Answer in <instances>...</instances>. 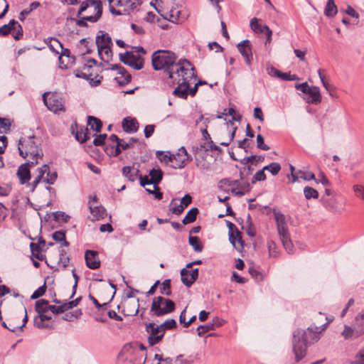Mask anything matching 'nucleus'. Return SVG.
Masks as SVG:
<instances>
[{"label":"nucleus","mask_w":364,"mask_h":364,"mask_svg":"<svg viewBox=\"0 0 364 364\" xmlns=\"http://www.w3.org/2000/svg\"><path fill=\"white\" fill-rule=\"evenodd\" d=\"M151 63L156 70H164L168 78L179 76L180 72L187 70L191 63L187 60H180L176 62V55L168 50H159L152 55Z\"/></svg>","instance_id":"f257e3e1"},{"label":"nucleus","mask_w":364,"mask_h":364,"mask_svg":"<svg viewBox=\"0 0 364 364\" xmlns=\"http://www.w3.org/2000/svg\"><path fill=\"white\" fill-rule=\"evenodd\" d=\"M328 320L326 323L320 326H311L306 331L296 329L293 333L292 348L296 362L300 361L306 355L307 345L317 342L321 333L326 329V326L331 322Z\"/></svg>","instance_id":"f03ea898"},{"label":"nucleus","mask_w":364,"mask_h":364,"mask_svg":"<svg viewBox=\"0 0 364 364\" xmlns=\"http://www.w3.org/2000/svg\"><path fill=\"white\" fill-rule=\"evenodd\" d=\"M18 149L21 157L31 159V165H36L38 159L43 156L41 141L34 135L21 137L18 143Z\"/></svg>","instance_id":"7ed1b4c3"},{"label":"nucleus","mask_w":364,"mask_h":364,"mask_svg":"<svg viewBox=\"0 0 364 364\" xmlns=\"http://www.w3.org/2000/svg\"><path fill=\"white\" fill-rule=\"evenodd\" d=\"M272 213L276 221L277 232L283 247L289 254H293L294 252V248L291 239L286 216L276 208L272 210Z\"/></svg>","instance_id":"20e7f679"},{"label":"nucleus","mask_w":364,"mask_h":364,"mask_svg":"<svg viewBox=\"0 0 364 364\" xmlns=\"http://www.w3.org/2000/svg\"><path fill=\"white\" fill-rule=\"evenodd\" d=\"M187 70L180 72L179 76L176 77L170 78L173 84H177L178 86L173 91V95L177 97L182 99H187L188 96L189 83L193 78H196L195 69L191 65Z\"/></svg>","instance_id":"39448f33"},{"label":"nucleus","mask_w":364,"mask_h":364,"mask_svg":"<svg viewBox=\"0 0 364 364\" xmlns=\"http://www.w3.org/2000/svg\"><path fill=\"white\" fill-rule=\"evenodd\" d=\"M132 48L131 51H127L123 54L120 53L119 59L123 63L135 70H141L144 67V59L140 53L144 55L146 51L141 46H134Z\"/></svg>","instance_id":"423d86ee"},{"label":"nucleus","mask_w":364,"mask_h":364,"mask_svg":"<svg viewBox=\"0 0 364 364\" xmlns=\"http://www.w3.org/2000/svg\"><path fill=\"white\" fill-rule=\"evenodd\" d=\"M175 307V303L172 300L161 296H156L152 301L150 313L154 316H163L173 312Z\"/></svg>","instance_id":"0eeeda50"},{"label":"nucleus","mask_w":364,"mask_h":364,"mask_svg":"<svg viewBox=\"0 0 364 364\" xmlns=\"http://www.w3.org/2000/svg\"><path fill=\"white\" fill-rule=\"evenodd\" d=\"M146 331L149 335L148 343L151 346L161 342L165 334L161 325H156L155 323H146Z\"/></svg>","instance_id":"6e6552de"},{"label":"nucleus","mask_w":364,"mask_h":364,"mask_svg":"<svg viewBox=\"0 0 364 364\" xmlns=\"http://www.w3.org/2000/svg\"><path fill=\"white\" fill-rule=\"evenodd\" d=\"M228 115L232 117L231 120H228L226 122L227 129H228L229 136L226 141H221L220 144L221 146H228L230 142L233 140L235 132L237 130V127L235 126V123L233 121H240L241 119V116L240 114H237L235 109L233 107H230L228 110Z\"/></svg>","instance_id":"1a4fd4ad"},{"label":"nucleus","mask_w":364,"mask_h":364,"mask_svg":"<svg viewBox=\"0 0 364 364\" xmlns=\"http://www.w3.org/2000/svg\"><path fill=\"white\" fill-rule=\"evenodd\" d=\"M89 209L91 214V220H100L107 216L105 208L98 204L96 196H90L88 202Z\"/></svg>","instance_id":"9d476101"},{"label":"nucleus","mask_w":364,"mask_h":364,"mask_svg":"<svg viewBox=\"0 0 364 364\" xmlns=\"http://www.w3.org/2000/svg\"><path fill=\"white\" fill-rule=\"evenodd\" d=\"M191 160V156L188 154L186 149L182 146L176 154L172 155V161L170 166L175 169L181 168Z\"/></svg>","instance_id":"9b49d317"},{"label":"nucleus","mask_w":364,"mask_h":364,"mask_svg":"<svg viewBox=\"0 0 364 364\" xmlns=\"http://www.w3.org/2000/svg\"><path fill=\"white\" fill-rule=\"evenodd\" d=\"M250 28L256 33H264L266 36L265 45L272 41V31L266 24L259 23L257 18H252L250 21Z\"/></svg>","instance_id":"f8f14e48"},{"label":"nucleus","mask_w":364,"mask_h":364,"mask_svg":"<svg viewBox=\"0 0 364 364\" xmlns=\"http://www.w3.org/2000/svg\"><path fill=\"white\" fill-rule=\"evenodd\" d=\"M43 100L48 109L53 112L64 110V104L60 97L56 95H50L48 98L46 97V93L43 95Z\"/></svg>","instance_id":"ddd939ff"},{"label":"nucleus","mask_w":364,"mask_h":364,"mask_svg":"<svg viewBox=\"0 0 364 364\" xmlns=\"http://www.w3.org/2000/svg\"><path fill=\"white\" fill-rule=\"evenodd\" d=\"M237 49L245 58L247 65H250L252 60L251 42L249 40H244L237 45Z\"/></svg>","instance_id":"4468645a"},{"label":"nucleus","mask_w":364,"mask_h":364,"mask_svg":"<svg viewBox=\"0 0 364 364\" xmlns=\"http://www.w3.org/2000/svg\"><path fill=\"white\" fill-rule=\"evenodd\" d=\"M181 281L187 287H190L198 277V269L188 270V268H183L181 271Z\"/></svg>","instance_id":"2eb2a0df"},{"label":"nucleus","mask_w":364,"mask_h":364,"mask_svg":"<svg viewBox=\"0 0 364 364\" xmlns=\"http://www.w3.org/2000/svg\"><path fill=\"white\" fill-rule=\"evenodd\" d=\"M33 166L34 165H31V161L28 160V162L21 164L18 168L16 174L21 184H28L29 180L31 179L30 168Z\"/></svg>","instance_id":"dca6fc26"},{"label":"nucleus","mask_w":364,"mask_h":364,"mask_svg":"<svg viewBox=\"0 0 364 364\" xmlns=\"http://www.w3.org/2000/svg\"><path fill=\"white\" fill-rule=\"evenodd\" d=\"M86 265L91 269H96L100 267V260L98 252L94 250H87L85 253Z\"/></svg>","instance_id":"f3484780"},{"label":"nucleus","mask_w":364,"mask_h":364,"mask_svg":"<svg viewBox=\"0 0 364 364\" xmlns=\"http://www.w3.org/2000/svg\"><path fill=\"white\" fill-rule=\"evenodd\" d=\"M240 181L234 180L229 183L230 186L236 187L239 191L235 192V195L238 196H244L250 189V185L247 181H243L242 173L240 172Z\"/></svg>","instance_id":"a211bd4d"},{"label":"nucleus","mask_w":364,"mask_h":364,"mask_svg":"<svg viewBox=\"0 0 364 364\" xmlns=\"http://www.w3.org/2000/svg\"><path fill=\"white\" fill-rule=\"evenodd\" d=\"M48 171V166L46 164L43 165L41 167L38 168L37 169V176L34 178L32 183H28L27 187H29L30 191L31 192H33L37 187L38 184L41 181L44 182V175L46 174V172Z\"/></svg>","instance_id":"6ab92c4d"},{"label":"nucleus","mask_w":364,"mask_h":364,"mask_svg":"<svg viewBox=\"0 0 364 364\" xmlns=\"http://www.w3.org/2000/svg\"><path fill=\"white\" fill-rule=\"evenodd\" d=\"M164 18L175 23L183 21L186 19V16L182 14V11L178 9V8L173 6H171Z\"/></svg>","instance_id":"aec40b11"},{"label":"nucleus","mask_w":364,"mask_h":364,"mask_svg":"<svg viewBox=\"0 0 364 364\" xmlns=\"http://www.w3.org/2000/svg\"><path fill=\"white\" fill-rule=\"evenodd\" d=\"M322 200L325 207L330 211L337 213H341L343 210V207L339 205L337 200L334 198H325L322 197Z\"/></svg>","instance_id":"412c9836"},{"label":"nucleus","mask_w":364,"mask_h":364,"mask_svg":"<svg viewBox=\"0 0 364 364\" xmlns=\"http://www.w3.org/2000/svg\"><path fill=\"white\" fill-rule=\"evenodd\" d=\"M76 131L75 132L74 127L72 125V132L75 134V139L80 143H84L87 141L90 138V132L87 128H85L84 127H80L78 128L77 124H75Z\"/></svg>","instance_id":"4be33fe9"},{"label":"nucleus","mask_w":364,"mask_h":364,"mask_svg":"<svg viewBox=\"0 0 364 364\" xmlns=\"http://www.w3.org/2000/svg\"><path fill=\"white\" fill-rule=\"evenodd\" d=\"M229 240L234 247L238 251H241L244 247V242L242 238V233L237 228H235L234 232L229 234Z\"/></svg>","instance_id":"5701e85b"},{"label":"nucleus","mask_w":364,"mask_h":364,"mask_svg":"<svg viewBox=\"0 0 364 364\" xmlns=\"http://www.w3.org/2000/svg\"><path fill=\"white\" fill-rule=\"evenodd\" d=\"M123 130L127 133H134L139 129V123L135 118L126 117L122 120Z\"/></svg>","instance_id":"b1692460"},{"label":"nucleus","mask_w":364,"mask_h":364,"mask_svg":"<svg viewBox=\"0 0 364 364\" xmlns=\"http://www.w3.org/2000/svg\"><path fill=\"white\" fill-rule=\"evenodd\" d=\"M139 299L136 301H126L124 303V308L122 311L124 316H135L139 312Z\"/></svg>","instance_id":"393cba45"},{"label":"nucleus","mask_w":364,"mask_h":364,"mask_svg":"<svg viewBox=\"0 0 364 364\" xmlns=\"http://www.w3.org/2000/svg\"><path fill=\"white\" fill-rule=\"evenodd\" d=\"M97 50L105 47H111L112 45L111 37L107 33H103L96 37Z\"/></svg>","instance_id":"a878e982"},{"label":"nucleus","mask_w":364,"mask_h":364,"mask_svg":"<svg viewBox=\"0 0 364 364\" xmlns=\"http://www.w3.org/2000/svg\"><path fill=\"white\" fill-rule=\"evenodd\" d=\"M307 95H309L306 100L307 102L312 104H318L321 102V96L318 87H311Z\"/></svg>","instance_id":"bb28decb"},{"label":"nucleus","mask_w":364,"mask_h":364,"mask_svg":"<svg viewBox=\"0 0 364 364\" xmlns=\"http://www.w3.org/2000/svg\"><path fill=\"white\" fill-rule=\"evenodd\" d=\"M139 172V169L129 166L122 168L123 175L131 182H134L138 178Z\"/></svg>","instance_id":"cd10ccee"},{"label":"nucleus","mask_w":364,"mask_h":364,"mask_svg":"<svg viewBox=\"0 0 364 364\" xmlns=\"http://www.w3.org/2000/svg\"><path fill=\"white\" fill-rule=\"evenodd\" d=\"M16 24L18 22L12 19L11 20L8 24H4V26L0 27V36H6L9 35L12 31L16 30Z\"/></svg>","instance_id":"c85d7f7f"},{"label":"nucleus","mask_w":364,"mask_h":364,"mask_svg":"<svg viewBox=\"0 0 364 364\" xmlns=\"http://www.w3.org/2000/svg\"><path fill=\"white\" fill-rule=\"evenodd\" d=\"M149 176L151 177L150 182L154 186H156L159 185L163 178V172L161 169L152 168L149 171Z\"/></svg>","instance_id":"c756f323"},{"label":"nucleus","mask_w":364,"mask_h":364,"mask_svg":"<svg viewBox=\"0 0 364 364\" xmlns=\"http://www.w3.org/2000/svg\"><path fill=\"white\" fill-rule=\"evenodd\" d=\"M36 311L38 315L44 313H48L49 311V304L46 299H39L36 302L35 305Z\"/></svg>","instance_id":"7c9ffc66"},{"label":"nucleus","mask_w":364,"mask_h":364,"mask_svg":"<svg viewBox=\"0 0 364 364\" xmlns=\"http://www.w3.org/2000/svg\"><path fill=\"white\" fill-rule=\"evenodd\" d=\"M46 43L50 50L56 54L60 53L58 48L60 49L63 46L62 43L55 38H48L47 40H46Z\"/></svg>","instance_id":"2f4dec72"},{"label":"nucleus","mask_w":364,"mask_h":364,"mask_svg":"<svg viewBox=\"0 0 364 364\" xmlns=\"http://www.w3.org/2000/svg\"><path fill=\"white\" fill-rule=\"evenodd\" d=\"M198 212L199 211L197 208H192L183 218L182 223L184 225H187L194 222L196 220Z\"/></svg>","instance_id":"473e14b6"},{"label":"nucleus","mask_w":364,"mask_h":364,"mask_svg":"<svg viewBox=\"0 0 364 364\" xmlns=\"http://www.w3.org/2000/svg\"><path fill=\"white\" fill-rule=\"evenodd\" d=\"M75 76L77 77L83 78V79L90 80V83H92V85H99L101 82V80L102 78V77H100L99 79L94 81L92 74H87V73H83L82 71H80V70H75Z\"/></svg>","instance_id":"72a5a7b5"},{"label":"nucleus","mask_w":364,"mask_h":364,"mask_svg":"<svg viewBox=\"0 0 364 364\" xmlns=\"http://www.w3.org/2000/svg\"><path fill=\"white\" fill-rule=\"evenodd\" d=\"M87 124L92 130L96 131L97 132H100L102 127V123L100 119L92 116H89L87 117Z\"/></svg>","instance_id":"f704fd0d"},{"label":"nucleus","mask_w":364,"mask_h":364,"mask_svg":"<svg viewBox=\"0 0 364 364\" xmlns=\"http://www.w3.org/2000/svg\"><path fill=\"white\" fill-rule=\"evenodd\" d=\"M337 6L334 3V0H328L324 10L325 15L332 17L337 14Z\"/></svg>","instance_id":"c9c22d12"},{"label":"nucleus","mask_w":364,"mask_h":364,"mask_svg":"<svg viewBox=\"0 0 364 364\" xmlns=\"http://www.w3.org/2000/svg\"><path fill=\"white\" fill-rule=\"evenodd\" d=\"M97 51L100 59L104 62H109L112 58L111 47H105Z\"/></svg>","instance_id":"e433bc0d"},{"label":"nucleus","mask_w":364,"mask_h":364,"mask_svg":"<svg viewBox=\"0 0 364 364\" xmlns=\"http://www.w3.org/2000/svg\"><path fill=\"white\" fill-rule=\"evenodd\" d=\"M172 155L173 154H171L168 151L164 152L162 151H158L156 152V157L158 158V159L161 162L164 163L165 164L169 165V166H170V164H171Z\"/></svg>","instance_id":"4c0bfd02"},{"label":"nucleus","mask_w":364,"mask_h":364,"mask_svg":"<svg viewBox=\"0 0 364 364\" xmlns=\"http://www.w3.org/2000/svg\"><path fill=\"white\" fill-rule=\"evenodd\" d=\"M41 6V4L38 1H33L30 4L29 8L25 9L21 11L19 14V19L21 21H23L26 18V16H28L32 11L36 9Z\"/></svg>","instance_id":"58836bf2"},{"label":"nucleus","mask_w":364,"mask_h":364,"mask_svg":"<svg viewBox=\"0 0 364 364\" xmlns=\"http://www.w3.org/2000/svg\"><path fill=\"white\" fill-rule=\"evenodd\" d=\"M188 242L196 252H200L203 251V245L197 236H190Z\"/></svg>","instance_id":"ea45409f"},{"label":"nucleus","mask_w":364,"mask_h":364,"mask_svg":"<svg viewBox=\"0 0 364 364\" xmlns=\"http://www.w3.org/2000/svg\"><path fill=\"white\" fill-rule=\"evenodd\" d=\"M204 121L205 127L203 128H201L200 131L203 134V137L206 141L212 140L210 134L208 132L207 127H208V123H209V119L208 118H204L203 115H200L199 118L196 120V123L198 124L200 121Z\"/></svg>","instance_id":"a19ab883"},{"label":"nucleus","mask_w":364,"mask_h":364,"mask_svg":"<svg viewBox=\"0 0 364 364\" xmlns=\"http://www.w3.org/2000/svg\"><path fill=\"white\" fill-rule=\"evenodd\" d=\"M304 195L306 200H310L311 198L317 199L318 198V192L310 186H306L304 188Z\"/></svg>","instance_id":"79ce46f5"},{"label":"nucleus","mask_w":364,"mask_h":364,"mask_svg":"<svg viewBox=\"0 0 364 364\" xmlns=\"http://www.w3.org/2000/svg\"><path fill=\"white\" fill-rule=\"evenodd\" d=\"M52 237L56 242H62L63 246L68 247L69 245V242L65 239V234L64 232L61 230L55 231L53 234Z\"/></svg>","instance_id":"37998d69"},{"label":"nucleus","mask_w":364,"mask_h":364,"mask_svg":"<svg viewBox=\"0 0 364 364\" xmlns=\"http://www.w3.org/2000/svg\"><path fill=\"white\" fill-rule=\"evenodd\" d=\"M268 74L272 77H278L282 80H286L287 79V73H282L274 67H271L267 69Z\"/></svg>","instance_id":"c03bdc74"},{"label":"nucleus","mask_w":364,"mask_h":364,"mask_svg":"<svg viewBox=\"0 0 364 364\" xmlns=\"http://www.w3.org/2000/svg\"><path fill=\"white\" fill-rule=\"evenodd\" d=\"M119 73L124 77V79L122 80H119L118 78H116V80H117V82L120 86H124L131 81V80H132L131 75L129 73H127V71L124 68H120Z\"/></svg>","instance_id":"a18cd8bd"},{"label":"nucleus","mask_w":364,"mask_h":364,"mask_svg":"<svg viewBox=\"0 0 364 364\" xmlns=\"http://www.w3.org/2000/svg\"><path fill=\"white\" fill-rule=\"evenodd\" d=\"M324 70H322V69H318V76H319V78L322 82V85H323V87H325V89L329 92L330 95H332V93L331 92L333 90H334L335 87L332 85H330L326 80H325V76L323 75V72Z\"/></svg>","instance_id":"49530a36"},{"label":"nucleus","mask_w":364,"mask_h":364,"mask_svg":"<svg viewBox=\"0 0 364 364\" xmlns=\"http://www.w3.org/2000/svg\"><path fill=\"white\" fill-rule=\"evenodd\" d=\"M200 149L205 151H221V149L219 148L218 146L215 145L213 140L207 141L206 142H204L200 144Z\"/></svg>","instance_id":"de8ad7c7"},{"label":"nucleus","mask_w":364,"mask_h":364,"mask_svg":"<svg viewBox=\"0 0 364 364\" xmlns=\"http://www.w3.org/2000/svg\"><path fill=\"white\" fill-rule=\"evenodd\" d=\"M263 170L269 171L273 176H276L281 170V166L279 163L273 162L263 167Z\"/></svg>","instance_id":"09e8293b"},{"label":"nucleus","mask_w":364,"mask_h":364,"mask_svg":"<svg viewBox=\"0 0 364 364\" xmlns=\"http://www.w3.org/2000/svg\"><path fill=\"white\" fill-rule=\"evenodd\" d=\"M70 262V258L67 255V253L64 250H60V257L58 262L59 267H62L63 268H65Z\"/></svg>","instance_id":"8fccbe9b"},{"label":"nucleus","mask_w":364,"mask_h":364,"mask_svg":"<svg viewBox=\"0 0 364 364\" xmlns=\"http://www.w3.org/2000/svg\"><path fill=\"white\" fill-rule=\"evenodd\" d=\"M11 122L9 119L0 118V134H7L10 132Z\"/></svg>","instance_id":"3c124183"},{"label":"nucleus","mask_w":364,"mask_h":364,"mask_svg":"<svg viewBox=\"0 0 364 364\" xmlns=\"http://www.w3.org/2000/svg\"><path fill=\"white\" fill-rule=\"evenodd\" d=\"M162 329L166 331V330H171L174 329L177 327L176 321L173 318H169L166 320L164 323L161 324Z\"/></svg>","instance_id":"603ef678"},{"label":"nucleus","mask_w":364,"mask_h":364,"mask_svg":"<svg viewBox=\"0 0 364 364\" xmlns=\"http://www.w3.org/2000/svg\"><path fill=\"white\" fill-rule=\"evenodd\" d=\"M32 255L38 259L42 260L43 255L41 254V248L38 244L31 242L30 244Z\"/></svg>","instance_id":"864d4df0"},{"label":"nucleus","mask_w":364,"mask_h":364,"mask_svg":"<svg viewBox=\"0 0 364 364\" xmlns=\"http://www.w3.org/2000/svg\"><path fill=\"white\" fill-rule=\"evenodd\" d=\"M215 323H208L205 325H200L197 328L198 334L199 336H203L204 333L214 330Z\"/></svg>","instance_id":"5fc2aeb1"},{"label":"nucleus","mask_w":364,"mask_h":364,"mask_svg":"<svg viewBox=\"0 0 364 364\" xmlns=\"http://www.w3.org/2000/svg\"><path fill=\"white\" fill-rule=\"evenodd\" d=\"M46 177H45L44 182L48 184H53L57 179V173L55 171L50 172V167L48 166V171L46 172Z\"/></svg>","instance_id":"6e6d98bb"},{"label":"nucleus","mask_w":364,"mask_h":364,"mask_svg":"<svg viewBox=\"0 0 364 364\" xmlns=\"http://www.w3.org/2000/svg\"><path fill=\"white\" fill-rule=\"evenodd\" d=\"M160 292L162 294H165L166 296L171 295V281L170 279H165L162 283V287L160 289Z\"/></svg>","instance_id":"4d7b16f0"},{"label":"nucleus","mask_w":364,"mask_h":364,"mask_svg":"<svg viewBox=\"0 0 364 364\" xmlns=\"http://www.w3.org/2000/svg\"><path fill=\"white\" fill-rule=\"evenodd\" d=\"M44 320L39 316L38 315L34 318V326L38 328H52L53 326L49 324H46L44 323Z\"/></svg>","instance_id":"13d9d810"},{"label":"nucleus","mask_w":364,"mask_h":364,"mask_svg":"<svg viewBox=\"0 0 364 364\" xmlns=\"http://www.w3.org/2000/svg\"><path fill=\"white\" fill-rule=\"evenodd\" d=\"M81 299H82L81 296H79L73 301H70L68 302H65L64 304H63L62 305H63V307L64 309V312L65 311H68L69 309H71L77 306L78 305V304L80 303Z\"/></svg>","instance_id":"bf43d9fd"},{"label":"nucleus","mask_w":364,"mask_h":364,"mask_svg":"<svg viewBox=\"0 0 364 364\" xmlns=\"http://www.w3.org/2000/svg\"><path fill=\"white\" fill-rule=\"evenodd\" d=\"M267 245L269 256L272 257H277L279 255V252L277 249L276 243L274 241L270 240L267 242Z\"/></svg>","instance_id":"052dcab7"},{"label":"nucleus","mask_w":364,"mask_h":364,"mask_svg":"<svg viewBox=\"0 0 364 364\" xmlns=\"http://www.w3.org/2000/svg\"><path fill=\"white\" fill-rule=\"evenodd\" d=\"M46 283H44L43 285L41 286L40 287H38L33 293V294L31 296V299H36L41 296H42L43 295H44V294L46 293Z\"/></svg>","instance_id":"680f3d73"},{"label":"nucleus","mask_w":364,"mask_h":364,"mask_svg":"<svg viewBox=\"0 0 364 364\" xmlns=\"http://www.w3.org/2000/svg\"><path fill=\"white\" fill-rule=\"evenodd\" d=\"M353 190L358 198L364 200V186L355 184L353 186Z\"/></svg>","instance_id":"e2e57ef3"},{"label":"nucleus","mask_w":364,"mask_h":364,"mask_svg":"<svg viewBox=\"0 0 364 364\" xmlns=\"http://www.w3.org/2000/svg\"><path fill=\"white\" fill-rule=\"evenodd\" d=\"M264 171L263 168L259 170L255 173L252 178V183H255L257 181H264L266 180V174L264 173Z\"/></svg>","instance_id":"0e129e2a"},{"label":"nucleus","mask_w":364,"mask_h":364,"mask_svg":"<svg viewBox=\"0 0 364 364\" xmlns=\"http://www.w3.org/2000/svg\"><path fill=\"white\" fill-rule=\"evenodd\" d=\"M341 334L343 338L347 340L353 337L354 330L351 327L346 325Z\"/></svg>","instance_id":"69168bd1"},{"label":"nucleus","mask_w":364,"mask_h":364,"mask_svg":"<svg viewBox=\"0 0 364 364\" xmlns=\"http://www.w3.org/2000/svg\"><path fill=\"white\" fill-rule=\"evenodd\" d=\"M357 325L363 326L360 329V334L364 333V309L362 310L355 317Z\"/></svg>","instance_id":"338daca9"},{"label":"nucleus","mask_w":364,"mask_h":364,"mask_svg":"<svg viewBox=\"0 0 364 364\" xmlns=\"http://www.w3.org/2000/svg\"><path fill=\"white\" fill-rule=\"evenodd\" d=\"M350 364H364V348L360 350Z\"/></svg>","instance_id":"774afa93"}]
</instances>
